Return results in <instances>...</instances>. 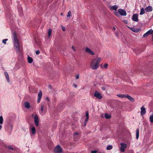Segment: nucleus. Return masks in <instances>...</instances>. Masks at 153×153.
<instances>
[{
  "label": "nucleus",
  "instance_id": "nucleus-3",
  "mask_svg": "<svg viewBox=\"0 0 153 153\" xmlns=\"http://www.w3.org/2000/svg\"><path fill=\"white\" fill-rule=\"evenodd\" d=\"M95 61L96 58L93 59L90 63V68L93 70L97 69L99 66V65Z\"/></svg>",
  "mask_w": 153,
  "mask_h": 153
},
{
  "label": "nucleus",
  "instance_id": "nucleus-39",
  "mask_svg": "<svg viewBox=\"0 0 153 153\" xmlns=\"http://www.w3.org/2000/svg\"><path fill=\"white\" fill-rule=\"evenodd\" d=\"M149 35L148 33L146 32V33H145L143 36V37H145L148 36Z\"/></svg>",
  "mask_w": 153,
  "mask_h": 153
},
{
  "label": "nucleus",
  "instance_id": "nucleus-10",
  "mask_svg": "<svg viewBox=\"0 0 153 153\" xmlns=\"http://www.w3.org/2000/svg\"><path fill=\"white\" fill-rule=\"evenodd\" d=\"M7 148L10 150H11L15 152H19V149L18 148H13V147L11 146H8L7 147Z\"/></svg>",
  "mask_w": 153,
  "mask_h": 153
},
{
  "label": "nucleus",
  "instance_id": "nucleus-5",
  "mask_svg": "<svg viewBox=\"0 0 153 153\" xmlns=\"http://www.w3.org/2000/svg\"><path fill=\"white\" fill-rule=\"evenodd\" d=\"M54 152L55 153H62V149L59 145H58L55 148Z\"/></svg>",
  "mask_w": 153,
  "mask_h": 153
},
{
  "label": "nucleus",
  "instance_id": "nucleus-30",
  "mask_svg": "<svg viewBox=\"0 0 153 153\" xmlns=\"http://www.w3.org/2000/svg\"><path fill=\"white\" fill-rule=\"evenodd\" d=\"M106 119H109L111 117V116L110 115H109L105 113L104 115Z\"/></svg>",
  "mask_w": 153,
  "mask_h": 153
},
{
  "label": "nucleus",
  "instance_id": "nucleus-28",
  "mask_svg": "<svg viewBox=\"0 0 153 153\" xmlns=\"http://www.w3.org/2000/svg\"><path fill=\"white\" fill-rule=\"evenodd\" d=\"M85 116L86 117V118L85 119V121H87L88 120V119L89 118V113H88V111H87L86 112Z\"/></svg>",
  "mask_w": 153,
  "mask_h": 153
},
{
  "label": "nucleus",
  "instance_id": "nucleus-21",
  "mask_svg": "<svg viewBox=\"0 0 153 153\" xmlns=\"http://www.w3.org/2000/svg\"><path fill=\"white\" fill-rule=\"evenodd\" d=\"M25 107L27 108H29L30 107V103L27 101H26L25 102Z\"/></svg>",
  "mask_w": 153,
  "mask_h": 153
},
{
  "label": "nucleus",
  "instance_id": "nucleus-38",
  "mask_svg": "<svg viewBox=\"0 0 153 153\" xmlns=\"http://www.w3.org/2000/svg\"><path fill=\"white\" fill-rule=\"evenodd\" d=\"M108 66V64L107 63H105L104 65V66H103L104 68L105 69H106L107 68Z\"/></svg>",
  "mask_w": 153,
  "mask_h": 153
},
{
  "label": "nucleus",
  "instance_id": "nucleus-26",
  "mask_svg": "<svg viewBox=\"0 0 153 153\" xmlns=\"http://www.w3.org/2000/svg\"><path fill=\"white\" fill-rule=\"evenodd\" d=\"M117 96L119 97L122 98H126V95L124 94H118L117 95Z\"/></svg>",
  "mask_w": 153,
  "mask_h": 153
},
{
  "label": "nucleus",
  "instance_id": "nucleus-44",
  "mask_svg": "<svg viewBox=\"0 0 153 153\" xmlns=\"http://www.w3.org/2000/svg\"><path fill=\"white\" fill-rule=\"evenodd\" d=\"M97 151L96 150L92 151L91 153H97Z\"/></svg>",
  "mask_w": 153,
  "mask_h": 153
},
{
  "label": "nucleus",
  "instance_id": "nucleus-25",
  "mask_svg": "<svg viewBox=\"0 0 153 153\" xmlns=\"http://www.w3.org/2000/svg\"><path fill=\"white\" fill-rule=\"evenodd\" d=\"M43 109H44V108H43V106H42V105L41 106V110L40 111V113L41 115H44L45 113H43Z\"/></svg>",
  "mask_w": 153,
  "mask_h": 153
},
{
  "label": "nucleus",
  "instance_id": "nucleus-34",
  "mask_svg": "<svg viewBox=\"0 0 153 153\" xmlns=\"http://www.w3.org/2000/svg\"><path fill=\"white\" fill-rule=\"evenodd\" d=\"M71 16H72V15L71 14V12L70 11H69L68 13L67 16V17H70Z\"/></svg>",
  "mask_w": 153,
  "mask_h": 153
},
{
  "label": "nucleus",
  "instance_id": "nucleus-17",
  "mask_svg": "<svg viewBox=\"0 0 153 153\" xmlns=\"http://www.w3.org/2000/svg\"><path fill=\"white\" fill-rule=\"evenodd\" d=\"M129 27V28L130 29V30L131 31H133L134 32H135L136 33L138 32L140 30V29L135 28H133V27Z\"/></svg>",
  "mask_w": 153,
  "mask_h": 153
},
{
  "label": "nucleus",
  "instance_id": "nucleus-46",
  "mask_svg": "<svg viewBox=\"0 0 153 153\" xmlns=\"http://www.w3.org/2000/svg\"><path fill=\"white\" fill-rule=\"evenodd\" d=\"M72 48L73 50V51H76V49H75V48H74V46H72Z\"/></svg>",
  "mask_w": 153,
  "mask_h": 153
},
{
  "label": "nucleus",
  "instance_id": "nucleus-32",
  "mask_svg": "<svg viewBox=\"0 0 153 153\" xmlns=\"http://www.w3.org/2000/svg\"><path fill=\"white\" fill-rule=\"evenodd\" d=\"M149 35L153 33V30L152 29H150L147 32Z\"/></svg>",
  "mask_w": 153,
  "mask_h": 153
},
{
  "label": "nucleus",
  "instance_id": "nucleus-1",
  "mask_svg": "<svg viewBox=\"0 0 153 153\" xmlns=\"http://www.w3.org/2000/svg\"><path fill=\"white\" fill-rule=\"evenodd\" d=\"M13 43L15 49L17 53H20L21 52L19 42L15 33H13Z\"/></svg>",
  "mask_w": 153,
  "mask_h": 153
},
{
  "label": "nucleus",
  "instance_id": "nucleus-51",
  "mask_svg": "<svg viewBox=\"0 0 153 153\" xmlns=\"http://www.w3.org/2000/svg\"><path fill=\"white\" fill-rule=\"evenodd\" d=\"M113 29L114 30H116V28L114 27Z\"/></svg>",
  "mask_w": 153,
  "mask_h": 153
},
{
  "label": "nucleus",
  "instance_id": "nucleus-48",
  "mask_svg": "<svg viewBox=\"0 0 153 153\" xmlns=\"http://www.w3.org/2000/svg\"><path fill=\"white\" fill-rule=\"evenodd\" d=\"M73 85H74V87H75V88H76L77 87V85L75 84H74Z\"/></svg>",
  "mask_w": 153,
  "mask_h": 153
},
{
  "label": "nucleus",
  "instance_id": "nucleus-15",
  "mask_svg": "<svg viewBox=\"0 0 153 153\" xmlns=\"http://www.w3.org/2000/svg\"><path fill=\"white\" fill-rule=\"evenodd\" d=\"M30 135H34L35 134L36 129L34 127H33L31 128L30 129Z\"/></svg>",
  "mask_w": 153,
  "mask_h": 153
},
{
  "label": "nucleus",
  "instance_id": "nucleus-40",
  "mask_svg": "<svg viewBox=\"0 0 153 153\" xmlns=\"http://www.w3.org/2000/svg\"><path fill=\"white\" fill-rule=\"evenodd\" d=\"M115 36L117 37L118 38L119 33L118 32H116L115 33Z\"/></svg>",
  "mask_w": 153,
  "mask_h": 153
},
{
  "label": "nucleus",
  "instance_id": "nucleus-49",
  "mask_svg": "<svg viewBox=\"0 0 153 153\" xmlns=\"http://www.w3.org/2000/svg\"><path fill=\"white\" fill-rule=\"evenodd\" d=\"M2 126L0 124V130L1 129Z\"/></svg>",
  "mask_w": 153,
  "mask_h": 153
},
{
  "label": "nucleus",
  "instance_id": "nucleus-41",
  "mask_svg": "<svg viewBox=\"0 0 153 153\" xmlns=\"http://www.w3.org/2000/svg\"><path fill=\"white\" fill-rule=\"evenodd\" d=\"M62 29L63 31H65V27L62 25L61 26Z\"/></svg>",
  "mask_w": 153,
  "mask_h": 153
},
{
  "label": "nucleus",
  "instance_id": "nucleus-35",
  "mask_svg": "<svg viewBox=\"0 0 153 153\" xmlns=\"http://www.w3.org/2000/svg\"><path fill=\"white\" fill-rule=\"evenodd\" d=\"M101 58H99L97 60L96 59V62H97L98 64L99 65V63L100 62L101 60Z\"/></svg>",
  "mask_w": 153,
  "mask_h": 153
},
{
  "label": "nucleus",
  "instance_id": "nucleus-55",
  "mask_svg": "<svg viewBox=\"0 0 153 153\" xmlns=\"http://www.w3.org/2000/svg\"><path fill=\"white\" fill-rule=\"evenodd\" d=\"M61 15H62V13H61Z\"/></svg>",
  "mask_w": 153,
  "mask_h": 153
},
{
  "label": "nucleus",
  "instance_id": "nucleus-45",
  "mask_svg": "<svg viewBox=\"0 0 153 153\" xmlns=\"http://www.w3.org/2000/svg\"><path fill=\"white\" fill-rule=\"evenodd\" d=\"M79 77V74H77L76 76V79H78Z\"/></svg>",
  "mask_w": 153,
  "mask_h": 153
},
{
  "label": "nucleus",
  "instance_id": "nucleus-19",
  "mask_svg": "<svg viewBox=\"0 0 153 153\" xmlns=\"http://www.w3.org/2000/svg\"><path fill=\"white\" fill-rule=\"evenodd\" d=\"M126 98H127L132 102H134V99L128 95H126Z\"/></svg>",
  "mask_w": 153,
  "mask_h": 153
},
{
  "label": "nucleus",
  "instance_id": "nucleus-14",
  "mask_svg": "<svg viewBox=\"0 0 153 153\" xmlns=\"http://www.w3.org/2000/svg\"><path fill=\"white\" fill-rule=\"evenodd\" d=\"M85 51L87 53H89L91 55H93L94 54V53L88 47L85 48Z\"/></svg>",
  "mask_w": 153,
  "mask_h": 153
},
{
  "label": "nucleus",
  "instance_id": "nucleus-50",
  "mask_svg": "<svg viewBox=\"0 0 153 153\" xmlns=\"http://www.w3.org/2000/svg\"><path fill=\"white\" fill-rule=\"evenodd\" d=\"M102 90H105V88H104V87H102Z\"/></svg>",
  "mask_w": 153,
  "mask_h": 153
},
{
  "label": "nucleus",
  "instance_id": "nucleus-47",
  "mask_svg": "<svg viewBox=\"0 0 153 153\" xmlns=\"http://www.w3.org/2000/svg\"><path fill=\"white\" fill-rule=\"evenodd\" d=\"M87 121H85V122H84V125L85 126L86 125V122H87Z\"/></svg>",
  "mask_w": 153,
  "mask_h": 153
},
{
  "label": "nucleus",
  "instance_id": "nucleus-54",
  "mask_svg": "<svg viewBox=\"0 0 153 153\" xmlns=\"http://www.w3.org/2000/svg\"><path fill=\"white\" fill-rule=\"evenodd\" d=\"M152 39H153V34L152 35Z\"/></svg>",
  "mask_w": 153,
  "mask_h": 153
},
{
  "label": "nucleus",
  "instance_id": "nucleus-16",
  "mask_svg": "<svg viewBox=\"0 0 153 153\" xmlns=\"http://www.w3.org/2000/svg\"><path fill=\"white\" fill-rule=\"evenodd\" d=\"M146 113V109L144 107L142 106L141 108L140 114L141 115H144Z\"/></svg>",
  "mask_w": 153,
  "mask_h": 153
},
{
  "label": "nucleus",
  "instance_id": "nucleus-12",
  "mask_svg": "<svg viewBox=\"0 0 153 153\" xmlns=\"http://www.w3.org/2000/svg\"><path fill=\"white\" fill-rule=\"evenodd\" d=\"M7 11L6 12V18L7 19H9L10 21L13 20V18L11 15V12H10V13H8Z\"/></svg>",
  "mask_w": 153,
  "mask_h": 153
},
{
  "label": "nucleus",
  "instance_id": "nucleus-43",
  "mask_svg": "<svg viewBox=\"0 0 153 153\" xmlns=\"http://www.w3.org/2000/svg\"><path fill=\"white\" fill-rule=\"evenodd\" d=\"M114 14L117 16H118L119 15V13L117 12H114Z\"/></svg>",
  "mask_w": 153,
  "mask_h": 153
},
{
  "label": "nucleus",
  "instance_id": "nucleus-2",
  "mask_svg": "<svg viewBox=\"0 0 153 153\" xmlns=\"http://www.w3.org/2000/svg\"><path fill=\"white\" fill-rule=\"evenodd\" d=\"M13 127V123L12 122H9L5 125L4 128L5 130L8 132L9 134H10L12 132Z\"/></svg>",
  "mask_w": 153,
  "mask_h": 153
},
{
  "label": "nucleus",
  "instance_id": "nucleus-23",
  "mask_svg": "<svg viewBox=\"0 0 153 153\" xmlns=\"http://www.w3.org/2000/svg\"><path fill=\"white\" fill-rule=\"evenodd\" d=\"M79 135V133L77 132H75L74 134V137L76 140H77L78 139V136Z\"/></svg>",
  "mask_w": 153,
  "mask_h": 153
},
{
  "label": "nucleus",
  "instance_id": "nucleus-4",
  "mask_svg": "<svg viewBox=\"0 0 153 153\" xmlns=\"http://www.w3.org/2000/svg\"><path fill=\"white\" fill-rule=\"evenodd\" d=\"M32 116L34 119L35 124L36 126L39 125V119L38 116L36 114H32Z\"/></svg>",
  "mask_w": 153,
  "mask_h": 153
},
{
  "label": "nucleus",
  "instance_id": "nucleus-31",
  "mask_svg": "<svg viewBox=\"0 0 153 153\" xmlns=\"http://www.w3.org/2000/svg\"><path fill=\"white\" fill-rule=\"evenodd\" d=\"M150 121L151 123H153V114H152L149 117Z\"/></svg>",
  "mask_w": 153,
  "mask_h": 153
},
{
  "label": "nucleus",
  "instance_id": "nucleus-13",
  "mask_svg": "<svg viewBox=\"0 0 153 153\" xmlns=\"http://www.w3.org/2000/svg\"><path fill=\"white\" fill-rule=\"evenodd\" d=\"M145 10L147 12H149L152 11L153 10V8L152 6H149L147 7L145 9Z\"/></svg>",
  "mask_w": 153,
  "mask_h": 153
},
{
  "label": "nucleus",
  "instance_id": "nucleus-36",
  "mask_svg": "<svg viewBox=\"0 0 153 153\" xmlns=\"http://www.w3.org/2000/svg\"><path fill=\"white\" fill-rule=\"evenodd\" d=\"M112 148V146H108L106 148V149L108 150H111Z\"/></svg>",
  "mask_w": 153,
  "mask_h": 153
},
{
  "label": "nucleus",
  "instance_id": "nucleus-22",
  "mask_svg": "<svg viewBox=\"0 0 153 153\" xmlns=\"http://www.w3.org/2000/svg\"><path fill=\"white\" fill-rule=\"evenodd\" d=\"M27 61L29 63L31 64L33 62V60L31 57L28 56H27Z\"/></svg>",
  "mask_w": 153,
  "mask_h": 153
},
{
  "label": "nucleus",
  "instance_id": "nucleus-53",
  "mask_svg": "<svg viewBox=\"0 0 153 153\" xmlns=\"http://www.w3.org/2000/svg\"><path fill=\"white\" fill-rule=\"evenodd\" d=\"M152 17H153V14L152 15Z\"/></svg>",
  "mask_w": 153,
  "mask_h": 153
},
{
  "label": "nucleus",
  "instance_id": "nucleus-42",
  "mask_svg": "<svg viewBox=\"0 0 153 153\" xmlns=\"http://www.w3.org/2000/svg\"><path fill=\"white\" fill-rule=\"evenodd\" d=\"M39 53H40V51H39V50L36 51V53L37 55L39 54Z\"/></svg>",
  "mask_w": 153,
  "mask_h": 153
},
{
  "label": "nucleus",
  "instance_id": "nucleus-52",
  "mask_svg": "<svg viewBox=\"0 0 153 153\" xmlns=\"http://www.w3.org/2000/svg\"><path fill=\"white\" fill-rule=\"evenodd\" d=\"M3 5H4V7H5L4 5L3 4Z\"/></svg>",
  "mask_w": 153,
  "mask_h": 153
},
{
  "label": "nucleus",
  "instance_id": "nucleus-33",
  "mask_svg": "<svg viewBox=\"0 0 153 153\" xmlns=\"http://www.w3.org/2000/svg\"><path fill=\"white\" fill-rule=\"evenodd\" d=\"M3 119L2 116H0V124H1L3 123Z\"/></svg>",
  "mask_w": 153,
  "mask_h": 153
},
{
  "label": "nucleus",
  "instance_id": "nucleus-20",
  "mask_svg": "<svg viewBox=\"0 0 153 153\" xmlns=\"http://www.w3.org/2000/svg\"><path fill=\"white\" fill-rule=\"evenodd\" d=\"M118 7L116 5H114L110 7V10H116Z\"/></svg>",
  "mask_w": 153,
  "mask_h": 153
},
{
  "label": "nucleus",
  "instance_id": "nucleus-11",
  "mask_svg": "<svg viewBox=\"0 0 153 153\" xmlns=\"http://www.w3.org/2000/svg\"><path fill=\"white\" fill-rule=\"evenodd\" d=\"M37 102L39 103L42 97V93L41 91H40L38 95Z\"/></svg>",
  "mask_w": 153,
  "mask_h": 153
},
{
  "label": "nucleus",
  "instance_id": "nucleus-27",
  "mask_svg": "<svg viewBox=\"0 0 153 153\" xmlns=\"http://www.w3.org/2000/svg\"><path fill=\"white\" fill-rule=\"evenodd\" d=\"M140 15H142L144 14L145 13V11H144V9L143 8H141L140 10Z\"/></svg>",
  "mask_w": 153,
  "mask_h": 153
},
{
  "label": "nucleus",
  "instance_id": "nucleus-37",
  "mask_svg": "<svg viewBox=\"0 0 153 153\" xmlns=\"http://www.w3.org/2000/svg\"><path fill=\"white\" fill-rule=\"evenodd\" d=\"M8 40L7 39H5L2 40V43L5 44H6V41Z\"/></svg>",
  "mask_w": 153,
  "mask_h": 153
},
{
  "label": "nucleus",
  "instance_id": "nucleus-8",
  "mask_svg": "<svg viewBox=\"0 0 153 153\" xmlns=\"http://www.w3.org/2000/svg\"><path fill=\"white\" fill-rule=\"evenodd\" d=\"M118 12L120 15L122 16H126L127 14L126 11L122 9H119L118 10Z\"/></svg>",
  "mask_w": 153,
  "mask_h": 153
},
{
  "label": "nucleus",
  "instance_id": "nucleus-24",
  "mask_svg": "<svg viewBox=\"0 0 153 153\" xmlns=\"http://www.w3.org/2000/svg\"><path fill=\"white\" fill-rule=\"evenodd\" d=\"M139 136V130L138 128H137L136 131V138L137 139H138Z\"/></svg>",
  "mask_w": 153,
  "mask_h": 153
},
{
  "label": "nucleus",
  "instance_id": "nucleus-7",
  "mask_svg": "<svg viewBox=\"0 0 153 153\" xmlns=\"http://www.w3.org/2000/svg\"><path fill=\"white\" fill-rule=\"evenodd\" d=\"M121 147L120 148V151L122 152H123L125 151V150L126 147V145L123 143H120Z\"/></svg>",
  "mask_w": 153,
  "mask_h": 153
},
{
  "label": "nucleus",
  "instance_id": "nucleus-18",
  "mask_svg": "<svg viewBox=\"0 0 153 153\" xmlns=\"http://www.w3.org/2000/svg\"><path fill=\"white\" fill-rule=\"evenodd\" d=\"M4 74L7 82H10V79L9 75L8 73L7 72L5 71L4 72Z\"/></svg>",
  "mask_w": 153,
  "mask_h": 153
},
{
  "label": "nucleus",
  "instance_id": "nucleus-29",
  "mask_svg": "<svg viewBox=\"0 0 153 153\" xmlns=\"http://www.w3.org/2000/svg\"><path fill=\"white\" fill-rule=\"evenodd\" d=\"M52 30L51 29H49L48 30V37H49L50 36H51L52 33Z\"/></svg>",
  "mask_w": 153,
  "mask_h": 153
},
{
  "label": "nucleus",
  "instance_id": "nucleus-6",
  "mask_svg": "<svg viewBox=\"0 0 153 153\" xmlns=\"http://www.w3.org/2000/svg\"><path fill=\"white\" fill-rule=\"evenodd\" d=\"M94 96L95 97L99 99H101L102 97V96L101 95V94L97 91H95Z\"/></svg>",
  "mask_w": 153,
  "mask_h": 153
},
{
  "label": "nucleus",
  "instance_id": "nucleus-9",
  "mask_svg": "<svg viewBox=\"0 0 153 153\" xmlns=\"http://www.w3.org/2000/svg\"><path fill=\"white\" fill-rule=\"evenodd\" d=\"M138 14H134L132 16V20L135 22H138Z\"/></svg>",
  "mask_w": 153,
  "mask_h": 153
}]
</instances>
